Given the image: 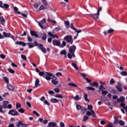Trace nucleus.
<instances>
[{"label":"nucleus","instance_id":"nucleus-64","mask_svg":"<svg viewBox=\"0 0 127 127\" xmlns=\"http://www.w3.org/2000/svg\"><path fill=\"white\" fill-rule=\"evenodd\" d=\"M56 75L57 76V77H58L59 76H62V73L61 72H57L56 74Z\"/></svg>","mask_w":127,"mask_h":127},{"label":"nucleus","instance_id":"nucleus-46","mask_svg":"<svg viewBox=\"0 0 127 127\" xmlns=\"http://www.w3.org/2000/svg\"><path fill=\"white\" fill-rule=\"evenodd\" d=\"M42 2H43V3H44L45 6L48 5V3H47V1H46V0H42Z\"/></svg>","mask_w":127,"mask_h":127},{"label":"nucleus","instance_id":"nucleus-30","mask_svg":"<svg viewBox=\"0 0 127 127\" xmlns=\"http://www.w3.org/2000/svg\"><path fill=\"white\" fill-rule=\"evenodd\" d=\"M68 86H70L71 87H75V88H77L78 87V85H77L76 84H75V83H69L68 84Z\"/></svg>","mask_w":127,"mask_h":127},{"label":"nucleus","instance_id":"nucleus-17","mask_svg":"<svg viewBox=\"0 0 127 127\" xmlns=\"http://www.w3.org/2000/svg\"><path fill=\"white\" fill-rule=\"evenodd\" d=\"M90 86H91V87H95V88H98V87H99V83L96 82L90 83Z\"/></svg>","mask_w":127,"mask_h":127},{"label":"nucleus","instance_id":"nucleus-63","mask_svg":"<svg viewBox=\"0 0 127 127\" xmlns=\"http://www.w3.org/2000/svg\"><path fill=\"white\" fill-rule=\"evenodd\" d=\"M0 58H1L2 59H4L5 58V55H3V54H1L0 55Z\"/></svg>","mask_w":127,"mask_h":127},{"label":"nucleus","instance_id":"nucleus-27","mask_svg":"<svg viewBox=\"0 0 127 127\" xmlns=\"http://www.w3.org/2000/svg\"><path fill=\"white\" fill-rule=\"evenodd\" d=\"M7 70L8 71V72H9V73H11V74H14V73H15V71L11 69V68H7Z\"/></svg>","mask_w":127,"mask_h":127},{"label":"nucleus","instance_id":"nucleus-57","mask_svg":"<svg viewBox=\"0 0 127 127\" xmlns=\"http://www.w3.org/2000/svg\"><path fill=\"white\" fill-rule=\"evenodd\" d=\"M113 32H114V29H110L108 30V34L113 33Z\"/></svg>","mask_w":127,"mask_h":127},{"label":"nucleus","instance_id":"nucleus-61","mask_svg":"<svg viewBox=\"0 0 127 127\" xmlns=\"http://www.w3.org/2000/svg\"><path fill=\"white\" fill-rule=\"evenodd\" d=\"M54 91L56 92V93H59L60 92V90H59V88H56L54 89Z\"/></svg>","mask_w":127,"mask_h":127},{"label":"nucleus","instance_id":"nucleus-15","mask_svg":"<svg viewBox=\"0 0 127 127\" xmlns=\"http://www.w3.org/2000/svg\"><path fill=\"white\" fill-rule=\"evenodd\" d=\"M125 100H126L125 97L121 96L120 98L118 99L117 102H118V103H124L125 102Z\"/></svg>","mask_w":127,"mask_h":127},{"label":"nucleus","instance_id":"nucleus-49","mask_svg":"<svg viewBox=\"0 0 127 127\" xmlns=\"http://www.w3.org/2000/svg\"><path fill=\"white\" fill-rule=\"evenodd\" d=\"M52 83L53 84V85L58 84V81L56 80H52Z\"/></svg>","mask_w":127,"mask_h":127},{"label":"nucleus","instance_id":"nucleus-26","mask_svg":"<svg viewBox=\"0 0 127 127\" xmlns=\"http://www.w3.org/2000/svg\"><path fill=\"white\" fill-rule=\"evenodd\" d=\"M116 89H117V90H118V92H123V88H122V86H119L116 85L115 86Z\"/></svg>","mask_w":127,"mask_h":127},{"label":"nucleus","instance_id":"nucleus-52","mask_svg":"<svg viewBox=\"0 0 127 127\" xmlns=\"http://www.w3.org/2000/svg\"><path fill=\"white\" fill-rule=\"evenodd\" d=\"M3 79L5 82V83H6L7 84L8 83V78H7V77H4Z\"/></svg>","mask_w":127,"mask_h":127},{"label":"nucleus","instance_id":"nucleus-45","mask_svg":"<svg viewBox=\"0 0 127 127\" xmlns=\"http://www.w3.org/2000/svg\"><path fill=\"white\" fill-rule=\"evenodd\" d=\"M16 109H19V108H21V105L20 104V103H16Z\"/></svg>","mask_w":127,"mask_h":127},{"label":"nucleus","instance_id":"nucleus-13","mask_svg":"<svg viewBox=\"0 0 127 127\" xmlns=\"http://www.w3.org/2000/svg\"><path fill=\"white\" fill-rule=\"evenodd\" d=\"M17 45H22V46H26V43L22 41H16L15 43Z\"/></svg>","mask_w":127,"mask_h":127},{"label":"nucleus","instance_id":"nucleus-6","mask_svg":"<svg viewBox=\"0 0 127 127\" xmlns=\"http://www.w3.org/2000/svg\"><path fill=\"white\" fill-rule=\"evenodd\" d=\"M27 44L29 46V48H33L34 46H38V47L39 48V45H40V43L38 44V43L36 41H34V45H31V44H33L32 43H27Z\"/></svg>","mask_w":127,"mask_h":127},{"label":"nucleus","instance_id":"nucleus-20","mask_svg":"<svg viewBox=\"0 0 127 127\" xmlns=\"http://www.w3.org/2000/svg\"><path fill=\"white\" fill-rule=\"evenodd\" d=\"M30 34L32 36H35V37L38 38V34L34 31H30Z\"/></svg>","mask_w":127,"mask_h":127},{"label":"nucleus","instance_id":"nucleus-43","mask_svg":"<svg viewBox=\"0 0 127 127\" xmlns=\"http://www.w3.org/2000/svg\"><path fill=\"white\" fill-rule=\"evenodd\" d=\"M121 74L122 75V76H127V71H123L121 72Z\"/></svg>","mask_w":127,"mask_h":127},{"label":"nucleus","instance_id":"nucleus-37","mask_svg":"<svg viewBox=\"0 0 127 127\" xmlns=\"http://www.w3.org/2000/svg\"><path fill=\"white\" fill-rule=\"evenodd\" d=\"M86 89L87 90H89V91H95V88H94L93 87H90V86H87L86 87Z\"/></svg>","mask_w":127,"mask_h":127},{"label":"nucleus","instance_id":"nucleus-44","mask_svg":"<svg viewBox=\"0 0 127 127\" xmlns=\"http://www.w3.org/2000/svg\"><path fill=\"white\" fill-rule=\"evenodd\" d=\"M67 57L69 59H72V57H73V56L71 55V54L70 53H67Z\"/></svg>","mask_w":127,"mask_h":127},{"label":"nucleus","instance_id":"nucleus-14","mask_svg":"<svg viewBox=\"0 0 127 127\" xmlns=\"http://www.w3.org/2000/svg\"><path fill=\"white\" fill-rule=\"evenodd\" d=\"M53 44H54V45H56V46H60V44H61V43H60L59 41L57 40H54L53 41Z\"/></svg>","mask_w":127,"mask_h":127},{"label":"nucleus","instance_id":"nucleus-1","mask_svg":"<svg viewBox=\"0 0 127 127\" xmlns=\"http://www.w3.org/2000/svg\"><path fill=\"white\" fill-rule=\"evenodd\" d=\"M76 50V46L73 45L69 48V52L72 55V57H76L75 56V51Z\"/></svg>","mask_w":127,"mask_h":127},{"label":"nucleus","instance_id":"nucleus-12","mask_svg":"<svg viewBox=\"0 0 127 127\" xmlns=\"http://www.w3.org/2000/svg\"><path fill=\"white\" fill-rule=\"evenodd\" d=\"M99 15H100V13L98 14V12L97 13H95L94 14H88L89 16H90L91 17H93L94 19H98V18H99Z\"/></svg>","mask_w":127,"mask_h":127},{"label":"nucleus","instance_id":"nucleus-7","mask_svg":"<svg viewBox=\"0 0 127 127\" xmlns=\"http://www.w3.org/2000/svg\"><path fill=\"white\" fill-rule=\"evenodd\" d=\"M86 115L89 116H92V117H93V118H97V115L95 113V112L94 111V110H91V112L87 111Z\"/></svg>","mask_w":127,"mask_h":127},{"label":"nucleus","instance_id":"nucleus-54","mask_svg":"<svg viewBox=\"0 0 127 127\" xmlns=\"http://www.w3.org/2000/svg\"><path fill=\"white\" fill-rule=\"evenodd\" d=\"M64 46H66V42L65 41H63L62 45L61 46V47L63 48Z\"/></svg>","mask_w":127,"mask_h":127},{"label":"nucleus","instance_id":"nucleus-35","mask_svg":"<svg viewBox=\"0 0 127 127\" xmlns=\"http://www.w3.org/2000/svg\"><path fill=\"white\" fill-rule=\"evenodd\" d=\"M111 93L115 95L118 94V91H117L116 89H113L111 91Z\"/></svg>","mask_w":127,"mask_h":127},{"label":"nucleus","instance_id":"nucleus-36","mask_svg":"<svg viewBox=\"0 0 127 127\" xmlns=\"http://www.w3.org/2000/svg\"><path fill=\"white\" fill-rule=\"evenodd\" d=\"M60 54L61 55H66V54H67V52L65 50H64L61 52Z\"/></svg>","mask_w":127,"mask_h":127},{"label":"nucleus","instance_id":"nucleus-51","mask_svg":"<svg viewBox=\"0 0 127 127\" xmlns=\"http://www.w3.org/2000/svg\"><path fill=\"white\" fill-rule=\"evenodd\" d=\"M115 84V80H114V78H112L110 80V85H114Z\"/></svg>","mask_w":127,"mask_h":127},{"label":"nucleus","instance_id":"nucleus-24","mask_svg":"<svg viewBox=\"0 0 127 127\" xmlns=\"http://www.w3.org/2000/svg\"><path fill=\"white\" fill-rule=\"evenodd\" d=\"M13 9L16 14H21V13L19 11H18V8L17 7L14 6Z\"/></svg>","mask_w":127,"mask_h":127},{"label":"nucleus","instance_id":"nucleus-50","mask_svg":"<svg viewBox=\"0 0 127 127\" xmlns=\"http://www.w3.org/2000/svg\"><path fill=\"white\" fill-rule=\"evenodd\" d=\"M69 27L71 28V29H73V30H76V28L74 27L73 25V23H71L70 25V26Z\"/></svg>","mask_w":127,"mask_h":127},{"label":"nucleus","instance_id":"nucleus-41","mask_svg":"<svg viewBox=\"0 0 127 127\" xmlns=\"http://www.w3.org/2000/svg\"><path fill=\"white\" fill-rule=\"evenodd\" d=\"M119 125H120V126H125V122H124L122 120H120L119 121Z\"/></svg>","mask_w":127,"mask_h":127},{"label":"nucleus","instance_id":"nucleus-33","mask_svg":"<svg viewBox=\"0 0 127 127\" xmlns=\"http://www.w3.org/2000/svg\"><path fill=\"white\" fill-rule=\"evenodd\" d=\"M71 65H72L75 70H79V68H78V66H77V64H76L75 63H72Z\"/></svg>","mask_w":127,"mask_h":127},{"label":"nucleus","instance_id":"nucleus-53","mask_svg":"<svg viewBox=\"0 0 127 127\" xmlns=\"http://www.w3.org/2000/svg\"><path fill=\"white\" fill-rule=\"evenodd\" d=\"M88 110H90V111H93V106L91 105H88Z\"/></svg>","mask_w":127,"mask_h":127},{"label":"nucleus","instance_id":"nucleus-18","mask_svg":"<svg viewBox=\"0 0 127 127\" xmlns=\"http://www.w3.org/2000/svg\"><path fill=\"white\" fill-rule=\"evenodd\" d=\"M49 127H55L57 126V123L55 122H50L48 124Z\"/></svg>","mask_w":127,"mask_h":127},{"label":"nucleus","instance_id":"nucleus-23","mask_svg":"<svg viewBox=\"0 0 127 127\" xmlns=\"http://www.w3.org/2000/svg\"><path fill=\"white\" fill-rule=\"evenodd\" d=\"M50 102H51V103H53V104H55L56 103H58V102H59V100H58L56 98H51Z\"/></svg>","mask_w":127,"mask_h":127},{"label":"nucleus","instance_id":"nucleus-16","mask_svg":"<svg viewBox=\"0 0 127 127\" xmlns=\"http://www.w3.org/2000/svg\"><path fill=\"white\" fill-rule=\"evenodd\" d=\"M0 22H1L2 25H3V26H4L5 23V20H4L2 16H0Z\"/></svg>","mask_w":127,"mask_h":127},{"label":"nucleus","instance_id":"nucleus-25","mask_svg":"<svg viewBox=\"0 0 127 127\" xmlns=\"http://www.w3.org/2000/svg\"><path fill=\"white\" fill-rule=\"evenodd\" d=\"M3 35L4 36V37H10V33H6L5 32H3Z\"/></svg>","mask_w":127,"mask_h":127},{"label":"nucleus","instance_id":"nucleus-39","mask_svg":"<svg viewBox=\"0 0 127 127\" xmlns=\"http://www.w3.org/2000/svg\"><path fill=\"white\" fill-rule=\"evenodd\" d=\"M18 112L19 113H21V114H23L24 112H25V110L23 109V108H20V109L18 110Z\"/></svg>","mask_w":127,"mask_h":127},{"label":"nucleus","instance_id":"nucleus-58","mask_svg":"<svg viewBox=\"0 0 127 127\" xmlns=\"http://www.w3.org/2000/svg\"><path fill=\"white\" fill-rule=\"evenodd\" d=\"M60 125L61 127H65V124H64V123H63V122H61L60 123Z\"/></svg>","mask_w":127,"mask_h":127},{"label":"nucleus","instance_id":"nucleus-47","mask_svg":"<svg viewBox=\"0 0 127 127\" xmlns=\"http://www.w3.org/2000/svg\"><path fill=\"white\" fill-rule=\"evenodd\" d=\"M76 109L79 111V110H81L82 109V106L80 105H76Z\"/></svg>","mask_w":127,"mask_h":127},{"label":"nucleus","instance_id":"nucleus-22","mask_svg":"<svg viewBox=\"0 0 127 127\" xmlns=\"http://www.w3.org/2000/svg\"><path fill=\"white\" fill-rule=\"evenodd\" d=\"M64 25L66 29H68L70 27V22L68 21H64Z\"/></svg>","mask_w":127,"mask_h":127},{"label":"nucleus","instance_id":"nucleus-56","mask_svg":"<svg viewBox=\"0 0 127 127\" xmlns=\"http://www.w3.org/2000/svg\"><path fill=\"white\" fill-rule=\"evenodd\" d=\"M44 103L45 105H47V106H50V103L46 100L44 101Z\"/></svg>","mask_w":127,"mask_h":127},{"label":"nucleus","instance_id":"nucleus-9","mask_svg":"<svg viewBox=\"0 0 127 127\" xmlns=\"http://www.w3.org/2000/svg\"><path fill=\"white\" fill-rule=\"evenodd\" d=\"M51 76H48V77H46V80H47L48 81H49L52 79V80L56 81V80H57V77L53 75V73H51Z\"/></svg>","mask_w":127,"mask_h":127},{"label":"nucleus","instance_id":"nucleus-38","mask_svg":"<svg viewBox=\"0 0 127 127\" xmlns=\"http://www.w3.org/2000/svg\"><path fill=\"white\" fill-rule=\"evenodd\" d=\"M108 91H106V90H103L102 91L101 94L102 95H103V96H106V95H107V94H108Z\"/></svg>","mask_w":127,"mask_h":127},{"label":"nucleus","instance_id":"nucleus-48","mask_svg":"<svg viewBox=\"0 0 127 127\" xmlns=\"http://www.w3.org/2000/svg\"><path fill=\"white\" fill-rule=\"evenodd\" d=\"M74 99L76 100V101H79L81 99V97H79V95H77L75 97H74Z\"/></svg>","mask_w":127,"mask_h":127},{"label":"nucleus","instance_id":"nucleus-32","mask_svg":"<svg viewBox=\"0 0 127 127\" xmlns=\"http://www.w3.org/2000/svg\"><path fill=\"white\" fill-rule=\"evenodd\" d=\"M54 97H55V98H59L60 99H64V97L61 95V94L54 95Z\"/></svg>","mask_w":127,"mask_h":127},{"label":"nucleus","instance_id":"nucleus-21","mask_svg":"<svg viewBox=\"0 0 127 127\" xmlns=\"http://www.w3.org/2000/svg\"><path fill=\"white\" fill-rule=\"evenodd\" d=\"M35 86L36 88H37V87H39V86H40V83H39V79L38 78L36 79L35 81Z\"/></svg>","mask_w":127,"mask_h":127},{"label":"nucleus","instance_id":"nucleus-42","mask_svg":"<svg viewBox=\"0 0 127 127\" xmlns=\"http://www.w3.org/2000/svg\"><path fill=\"white\" fill-rule=\"evenodd\" d=\"M3 8H8V7H9V5H8V4L7 3H4L3 4Z\"/></svg>","mask_w":127,"mask_h":127},{"label":"nucleus","instance_id":"nucleus-29","mask_svg":"<svg viewBox=\"0 0 127 127\" xmlns=\"http://www.w3.org/2000/svg\"><path fill=\"white\" fill-rule=\"evenodd\" d=\"M99 90L100 91H101V92H102V91H104V90H106V88H105V87H104V85H101L99 87Z\"/></svg>","mask_w":127,"mask_h":127},{"label":"nucleus","instance_id":"nucleus-34","mask_svg":"<svg viewBox=\"0 0 127 127\" xmlns=\"http://www.w3.org/2000/svg\"><path fill=\"white\" fill-rule=\"evenodd\" d=\"M89 120V117L87 116H84L83 117V122H87Z\"/></svg>","mask_w":127,"mask_h":127},{"label":"nucleus","instance_id":"nucleus-3","mask_svg":"<svg viewBox=\"0 0 127 127\" xmlns=\"http://www.w3.org/2000/svg\"><path fill=\"white\" fill-rule=\"evenodd\" d=\"M64 39L70 43V44H73V38H72L71 36L67 35L64 37Z\"/></svg>","mask_w":127,"mask_h":127},{"label":"nucleus","instance_id":"nucleus-60","mask_svg":"<svg viewBox=\"0 0 127 127\" xmlns=\"http://www.w3.org/2000/svg\"><path fill=\"white\" fill-rule=\"evenodd\" d=\"M39 10H44V6L41 5V6L39 8Z\"/></svg>","mask_w":127,"mask_h":127},{"label":"nucleus","instance_id":"nucleus-11","mask_svg":"<svg viewBox=\"0 0 127 127\" xmlns=\"http://www.w3.org/2000/svg\"><path fill=\"white\" fill-rule=\"evenodd\" d=\"M39 48H40V50L43 53H47V51L46 50V49L45 47H43V45L40 43V45L39 46Z\"/></svg>","mask_w":127,"mask_h":127},{"label":"nucleus","instance_id":"nucleus-8","mask_svg":"<svg viewBox=\"0 0 127 127\" xmlns=\"http://www.w3.org/2000/svg\"><path fill=\"white\" fill-rule=\"evenodd\" d=\"M8 115H11V116H19L18 112L14 110H11L8 113Z\"/></svg>","mask_w":127,"mask_h":127},{"label":"nucleus","instance_id":"nucleus-62","mask_svg":"<svg viewBox=\"0 0 127 127\" xmlns=\"http://www.w3.org/2000/svg\"><path fill=\"white\" fill-rule=\"evenodd\" d=\"M100 124H101V125H102V126H104V125H106V122H105V121H104V120L101 121Z\"/></svg>","mask_w":127,"mask_h":127},{"label":"nucleus","instance_id":"nucleus-40","mask_svg":"<svg viewBox=\"0 0 127 127\" xmlns=\"http://www.w3.org/2000/svg\"><path fill=\"white\" fill-rule=\"evenodd\" d=\"M2 109H3V105L1 106V105H0V113H1V114H3V113H4V111L2 110Z\"/></svg>","mask_w":127,"mask_h":127},{"label":"nucleus","instance_id":"nucleus-19","mask_svg":"<svg viewBox=\"0 0 127 127\" xmlns=\"http://www.w3.org/2000/svg\"><path fill=\"white\" fill-rule=\"evenodd\" d=\"M7 88L9 91H13V90H14V87H13L11 84H7Z\"/></svg>","mask_w":127,"mask_h":127},{"label":"nucleus","instance_id":"nucleus-5","mask_svg":"<svg viewBox=\"0 0 127 127\" xmlns=\"http://www.w3.org/2000/svg\"><path fill=\"white\" fill-rule=\"evenodd\" d=\"M46 23V20L45 19H43L40 22H38V24L39 26L42 28V29H46V27L44 25V24Z\"/></svg>","mask_w":127,"mask_h":127},{"label":"nucleus","instance_id":"nucleus-31","mask_svg":"<svg viewBox=\"0 0 127 127\" xmlns=\"http://www.w3.org/2000/svg\"><path fill=\"white\" fill-rule=\"evenodd\" d=\"M43 36L41 38L42 40H46V38H47V35L46 34L44 33L42 34Z\"/></svg>","mask_w":127,"mask_h":127},{"label":"nucleus","instance_id":"nucleus-4","mask_svg":"<svg viewBox=\"0 0 127 127\" xmlns=\"http://www.w3.org/2000/svg\"><path fill=\"white\" fill-rule=\"evenodd\" d=\"M39 74L41 76H43V78H45V79H46L47 77H48V76H51V73L48 72L44 73V72L40 71L39 72Z\"/></svg>","mask_w":127,"mask_h":127},{"label":"nucleus","instance_id":"nucleus-10","mask_svg":"<svg viewBox=\"0 0 127 127\" xmlns=\"http://www.w3.org/2000/svg\"><path fill=\"white\" fill-rule=\"evenodd\" d=\"M28 126V125L23 124L21 121H19V122H18L16 125L17 127H27Z\"/></svg>","mask_w":127,"mask_h":127},{"label":"nucleus","instance_id":"nucleus-28","mask_svg":"<svg viewBox=\"0 0 127 127\" xmlns=\"http://www.w3.org/2000/svg\"><path fill=\"white\" fill-rule=\"evenodd\" d=\"M84 99H85V101L86 102H87V103H89L90 102V100H89V99H88V95L87 94H84Z\"/></svg>","mask_w":127,"mask_h":127},{"label":"nucleus","instance_id":"nucleus-59","mask_svg":"<svg viewBox=\"0 0 127 127\" xmlns=\"http://www.w3.org/2000/svg\"><path fill=\"white\" fill-rule=\"evenodd\" d=\"M107 127H115L114 125H113V124L112 123H109L108 125H107Z\"/></svg>","mask_w":127,"mask_h":127},{"label":"nucleus","instance_id":"nucleus-55","mask_svg":"<svg viewBox=\"0 0 127 127\" xmlns=\"http://www.w3.org/2000/svg\"><path fill=\"white\" fill-rule=\"evenodd\" d=\"M21 57L23 60H26V56L24 55H21Z\"/></svg>","mask_w":127,"mask_h":127},{"label":"nucleus","instance_id":"nucleus-2","mask_svg":"<svg viewBox=\"0 0 127 127\" xmlns=\"http://www.w3.org/2000/svg\"><path fill=\"white\" fill-rule=\"evenodd\" d=\"M12 105L11 104H8V102L6 101H4L3 102V109H12Z\"/></svg>","mask_w":127,"mask_h":127}]
</instances>
